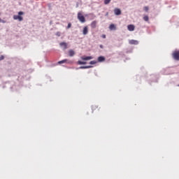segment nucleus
<instances>
[{"instance_id":"nucleus-6","label":"nucleus","mask_w":179,"mask_h":179,"mask_svg":"<svg viewBox=\"0 0 179 179\" xmlns=\"http://www.w3.org/2000/svg\"><path fill=\"white\" fill-rule=\"evenodd\" d=\"M90 68H93V66H81L78 68H76V69H89Z\"/></svg>"},{"instance_id":"nucleus-5","label":"nucleus","mask_w":179,"mask_h":179,"mask_svg":"<svg viewBox=\"0 0 179 179\" xmlns=\"http://www.w3.org/2000/svg\"><path fill=\"white\" fill-rule=\"evenodd\" d=\"M129 44L133 45H138L139 44V42L136 40L131 39L129 41Z\"/></svg>"},{"instance_id":"nucleus-27","label":"nucleus","mask_w":179,"mask_h":179,"mask_svg":"<svg viewBox=\"0 0 179 179\" xmlns=\"http://www.w3.org/2000/svg\"><path fill=\"white\" fill-rule=\"evenodd\" d=\"M152 82H157V80H152Z\"/></svg>"},{"instance_id":"nucleus-14","label":"nucleus","mask_w":179,"mask_h":179,"mask_svg":"<svg viewBox=\"0 0 179 179\" xmlns=\"http://www.w3.org/2000/svg\"><path fill=\"white\" fill-rule=\"evenodd\" d=\"M109 29H110V30H117V27L115 26V24H111L109 26Z\"/></svg>"},{"instance_id":"nucleus-16","label":"nucleus","mask_w":179,"mask_h":179,"mask_svg":"<svg viewBox=\"0 0 179 179\" xmlns=\"http://www.w3.org/2000/svg\"><path fill=\"white\" fill-rule=\"evenodd\" d=\"M77 64H78V65H86L87 63L86 62H82V61H80V60H78V61L77 62Z\"/></svg>"},{"instance_id":"nucleus-25","label":"nucleus","mask_w":179,"mask_h":179,"mask_svg":"<svg viewBox=\"0 0 179 179\" xmlns=\"http://www.w3.org/2000/svg\"><path fill=\"white\" fill-rule=\"evenodd\" d=\"M101 37H102V38H106V34H103V35L101 36Z\"/></svg>"},{"instance_id":"nucleus-21","label":"nucleus","mask_w":179,"mask_h":179,"mask_svg":"<svg viewBox=\"0 0 179 179\" xmlns=\"http://www.w3.org/2000/svg\"><path fill=\"white\" fill-rule=\"evenodd\" d=\"M71 26H72V24L69 22L67 25V29H71Z\"/></svg>"},{"instance_id":"nucleus-23","label":"nucleus","mask_w":179,"mask_h":179,"mask_svg":"<svg viewBox=\"0 0 179 179\" xmlns=\"http://www.w3.org/2000/svg\"><path fill=\"white\" fill-rule=\"evenodd\" d=\"M3 59H5V56L1 55V57H0V61H2Z\"/></svg>"},{"instance_id":"nucleus-24","label":"nucleus","mask_w":179,"mask_h":179,"mask_svg":"<svg viewBox=\"0 0 179 179\" xmlns=\"http://www.w3.org/2000/svg\"><path fill=\"white\" fill-rule=\"evenodd\" d=\"M1 23H6V20H1L0 21Z\"/></svg>"},{"instance_id":"nucleus-19","label":"nucleus","mask_w":179,"mask_h":179,"mask_svg":"<svg viewBox=\"0 0 179 179\" xmlns=\"http://www.w3.org/2000/svg\"><path fill=\"white\" fill-rule=\"evenodd\" d=\"M111 2V0H104V4L105 5H108Z\"/></svg>"},{"instance_id":"nucleus-26","label":"nucleus","mask_w":179,"mask_h":179,"mask_svg":"<svg viewBox=\"0 0 179 179\" xmlns=\"http://www.w3.org/2000/svg\"><path fill=\"white\" fill-rule=\"evenodd\" d=\"M100 48H104V46L103 45H99Z\"/></svg>"},{"instance_id":"nucleus-9","label":"nucleus","mask_w":179,"mask_h":179,"mask_svg":"<svg viewBox=\"0 0 179 179\" xmlns=\"http://www.w3.org/2000/svg\"><path fill=\"white\" fill-rule=\"evenodd\" d=\"M127 29H128L129 31H134V30H135V25L129 24V25H128Z\"/></svg>"},{"instance_id":"nucleus-22","label":"nucleus","mask_w":179,"mask_h":179,"mask_svg":"<svg viewBox=\"0 0 179 179\" xmlns=\"http://www.w3.org/2000/svg\"><path fill=\"white\" fill-rule=\"evenodd\" d=\"M56 36H57V37H61V32L57 31V32L56 33Z\"/></svg>"},{"instance_id":"nucleus-8","label":"nucleus","mask_w":179,"mask_h":179,"mask_svg":"<svg viewBox=\"0 0 179 179\" xmlns=\"http://www.w3.org/2000/svg\"><path fill=\"white\" fill-rule=\"evenodd\" d=\"M81 59H83V61H89L90 59H93V57L92 56L81 57Z\"/></svg>"},{"instance_id":"nucleus-4","label":"nucleus","mask_w":179,"mask_h":179,"mask_svg":"<svg viewBox=\"0 0 179 179\" xmlns=\"http://www.w3.org/2000/svg\"><path fill=\"white\" fill-rule=\"evenodd\" d=\"M58 64L59 65H61V64H70L71 65H72V64H73V61L68 60V59H64L63 60L58 62Z\"/></svg>"},{"instance_id":"nucleus-17","label":"nucleus","mask_w":179,"mask_h":179,"mask_svg":"<svg viewBox=\"0 0 179 179\" xmlns=\"http://www.w3.org/2000/svg\"><path fill=\"white\" fill-rule=\"evenodd\" d=\"M143 20H145V22H148L149 21V16L145 15L143 17Z\"/></svg>"},{"instance_id":"nucleus-7","label":"nucleus","mask_w":179,"mask_h":179,"mask_svg":"<svg viewBox=\"0 0 179 179\" xmlns=\"http://www.w3.org/2000/svg\"><path fill=\"white\" fill-rule=\"evenodd\" d=\"M114 13H115V15H116V16H120V15H121V9L115 8Z\"/></svg>"},{"instance_id":"nucleus-2","label":"nucleus","mask_w":179,"mask_h":179,"mask_svg":"<svg viewBox=\"0 0 179 179\" xmlns=\"http://www.w3.org/2000/svg\"><path fill=\"white\" fill-rule=\"evenodd\" d=\"M78 19L81 23H85V22H86V18H85V16L80 13H78Z\"/></svg>"},{"instance_id":"nucleus-29","label":"nucleus","mask_w":179,"mask_h":179,"mask_svg":"<svg viewBox=\"0 0 179 179\" xmlns=\"http://www.w3.org/2000/svg\"><path fill=\"white\" fill-rule=\"evenodd\" d=\"M108 15V13H106V16Z\"/></svg>"},{"instance_id":"nucleus-20","label":"nucleus","mask_w":179,"mask_h":179,"mask_svg":"<svg viewBox=\"0 0 179 179\" xmlns=\"http://www.w3.org/2000/svg\"><path fill=\"white\" fill-rule=\"evenodd\" d=\"M144 10H145V12H148V11H149V7L145 6V7H144Z\"/></svg>"},{"instance_id":"nucleus-1","label":"nucleus","mask_w":179,"mask_h":179,"mask_svg":"<svg viewBox=\"0 0 179 179\" xmlns=\"http://www.w3.org/2000/svg\"><path fill=\"white\" fill-rule=\"evenodd\" d=\"M22 15H24V12L20 11L18 12V15H14L13 18L14 20H19V22L23 21V17H22Z\"/></svg>"},{"instance_id":"nucleus-28","label":"nucleus","mask_w":179,"mask_h":179,"mask_svg":"<svg viewBox=\"0 0 179 179\" xmlns=\"http://www.w3.org/2000/svg\"><path fill=\"white\" fill-rule=\"evenodd\" d=\"M165 75H170V73H165Z\"/></svg>"},{"instance_id":"nucleus-30","label":"nucleus","mask_w":179,"mask_h":179,"mask_svg":"<svg viewBox=\"0 0 179 179\" xmlns=\"http://www.w3.org/2000/svg\"><path fill=\"white\" fill-rule=\"evenodd\" d=\"M178 86L179 87V84L178 85Z\"/></svg>"},{"instance_id":"nucleus-10","label":"nucleus","mask_w":179,"mask_h":179,"mask_svg":"<svg viewBox=\"0 0 179 179\" xmlns=\"http://www.w3.org/2000/svg\"><path fill=\"white\" fill-rule=\"evenodd\" d=\"M60 47H63L64 50H66L68 48V44L65 42H62L59 43Z\"/></svg>"},{"instance_id":"nucleus-12","label":"nucleus","mask_w":179,"mask_h":179,"mask_svg":"<svg viewBox=\"0 0 179 179\" xmlns=\"http://www.w3.org/2000/svg\"><path fill=\"white\" fill-rule=\"evenodd\" d=\"M103 61H106V57L103 56H99L98 57V62H103Z\"/></svg>"},{"instance_id":"nucleus-11","label":"nucleus","mask_w":179,"mask_h":179,"mask_svg":"<svg viewBox=\"0 0 179 179\" xmlns=\"http://www.w3.org/2000/svg\"><path fill=\"white\" fill-rule=\"evenodd\" d=\"M89 33V30H88V29H87V27H85L84 28H83V34L84 35V36H86V34H87Z\"/></svg>"},{"instance_id":"nucleus-13","label":"nucleus","mask_w":179,"mask_h":179,"mask_svg":"<svg viewBox=\"0 0 179 179\" xmlns=\"http://www.w3.org/2000/svg\"><path fill=\"white\" fill-rule=\"evenodd\" d=\"M97 25V21L94 20L91 23L92 29H96V26Z\"/></svg>"},{"instance_id":"nucleus-31","label":"nucleus","mask_w":179,"mask_h":179,"mask_svg":"<svg viewBox=\"0 0 179 179\" xmlns=\"http://www.w3.org/2000/svg\"><path fill=\"white\" fill-rule=\"evenodd\" d=\"M0 22H1V18H0Z\"/></svg>"},{"instance_id":"nucleus-15","label":"nucleus","mask_w":179,"mask_h":179,"mask_svg":"<svg viewBox=\"0 0 179 179\" xmlns=\"http://www.w3.org/2000/svg\"><path fill=\"white\" fill-rule=\"evenodd\" d=\"M69 57H73L75 55V51L73 50H69Z\"/></svg>"},{"instance_id":"nucleus-3","label":"nucleus","mask_w":179,"mask_h":179,"mask_svg":"<svg viewBox=\"0 0 179 179\" xmlns=\"http://www.w3.org/2000/svg\"><path fill=\"white\" fill-rule=\"evenodd\" d=\"M172 57L176 61H179V50H175L172 54Z\"/></svg>"},{"instance_id":"nucleus-18","label":"nucleus","mask_w":179,"mask_h":179,"mask_svg":"<svg viewBox=\"0 0 179 179\" xmlns=\"http://www.w3.org/2000/svg\"><path fill=\"white\" fill-rule=\"evenodd\" d=\"M97 64V61H96V60H92V61H91V62H90V65H94V64Z\"/></svg>"}]
</instances>
